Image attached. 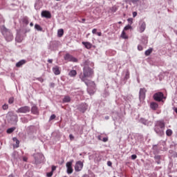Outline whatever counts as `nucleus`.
I'll return each mask as SVG.
<instances>
[{
  "instance_id": "nucleus-1",
  "label": "nucleus",
  "mask_w": 177,
  "mask_h": 177,
  "mask_svg": "<svg viewBox=\"0 0 177 177\" xmlns=\"http://www.w3.org/2000/svg\"><path fill=\"white\" fill-rule=\"evenodd\" d=\"M92 75H93V71H92V68H89V66L86 65L83 68V73L80 74V78L84 82V84H86V85L88 86L89 82H86V80L87 78H91Z\"/></svg>"
},
{
  "instance_id": "nucleus-2",
  "label": "nucleus",
  "mask_w": 177,
  "mask_h": 177,
  "mask_svg": "<svg viewBox=\"0 0 177 177\" xmlns=\"http://www.w3.org/2000/svg\"><path fill=\"white\" fill-rule=\"evenodd\" d=\"M165 130V122L164 120H158L155 123L154 131L159 136L164 135V131Z\"/></svg>"
},
{
  "instance_id": "nucleus-3",
  "label": "nucleus",
  "mask_w": 177,
  "mask_h": 177,
  "mask_svg": "<svg viewBox=\"0 0 177 177\" xmlns=\"http://www.w3.org/2000/svg\"><path fill=\"white\" fill-rule=\"evenodd\" d=\"M1 34H3L6 41L8 42H10V41H13V35L12 34V32L10 30L6 28L5 26H2L1 27Z\"/></svg>"
},
{
  "instance_id": "nucleus-4",
  "label": "nucleus",
  "mask_w": 177,
  "mask_h": 177,
  "mask_svg": "<svg viewBox=\"0 0 177 177\" xmlns=\"http://www.w3.org/2000/svg\"><path fill=\"white\" fill-rule=\"evenodd\" d=\"M35 157V164L38 165V164H41V162H42L45 158V157H44V155L42 153H36L34 155Z\"/></svg>"
},
{
  "instance_id": "nucleus-5",
  "label": "nucleus",
  "mask_w": 177,
  "mask_h": 177,
  "mask_svg": "<svg viewBox=\"0 0 177 177\" xmlns=\"http://www.w3.org/2000/svg\"><path fill=\"white\" fill-rule=\"evenodd\" d=\"M88 86L87 92L89 93V95H93L95 93V82H88V85H86Z\"/></svg>"
},
{
  "instance_id": "nucleus-6",
  "label": "nucleus",
  "mask_w": 177,
  "mask_h": 177,
  "mask_svg": "<svg viewBox=\"0 0 177 177\" xmlns=\"http://www.w3.org/2000/svg\"><path fill=\"white\" fill-rule=\"evenodd\" d=\"M31 111V109L30 108V106H22L20 107L19 109H18L16 111V113H21L22 114H26V113H30V111Z\"/></svg>"
},
{
  "instance_id": "nucleus-7",
  "label": "nucleus",
  "mask_w": 177,
  "mask_h": 177,
  "mask_svg": "<svg viewBox=\"0 0 177 177\" xmlns=\"http://www.w3.org/2000/svg\"><path fill=\"white\" fill-rule=\"evenodd\" d=\"M64 58V60H67V62H73V63H77L78 62V59L77 58L73 57V55L68 53L66 54Z\"/></svg>"
},
{
  "instance_id": "nucleus-8",
  "label": "nucleus",
  "mask_w": 177,
  "mask_h": 177,
  "mask_svg": "<svg viewBox=\"0 0 177 177\" xmlns=\"http://www.w3.org/2000/svg\"><path fill=\"white\" fill-rule=\"evenodd\" d=\"M153 99L156 102H161L164 99V93L162 92L156 93L153 95Z\"/></svg>"
},
{
  "instance_id": "nucleus-9",
  "label": "nucleus",
  "mask_w": 177,
  "mask_h": 177,
  "mask_svg": "<svg viewBox=\"0 0 177 177\" xmlns=\"http://www.w3.org/2000/svg\"><path fill=\"white\" fill-rule=\"evenodd\" d=\"M145 30H146V22L140 21L138 24V31L142 33L145 32Z\"/></svg>"
},
{
  "instance_id": "nucleus-10",
  "label": "nucleus",
  "mask_w": 177,
  "mask_h": 177,
  "mask_svg": "<svg viewBox=\"0 0 177 177\" xmlns=\"http://www.w3.org/2000/svg\"><path fill=\"white\" fill-rule=\"evenodd\" d=\"M82 168H84V163L81 161H77L75 165V171L80 172V171H82Z\"/></svg>"
},
{
  "instance_id": "nucleus-11",
  "label": "nucleus",
  "mask_w": 177,
  "mask_h": 177,
  "mask_svg": "<svg viewBox=\"0 0 177 177\" xmlns=\"http://www.w3.org/2000/svg\"><path fill=\"white\" fill-rule=\"evenodd\" d=\"M146 97V88H140L139 92L140 100H145Z\"/></svg>"
},
{
  "instance_id": "nucleus-12",
  "label": "nucleus",
  "mask_w": 177,
  "mask_h": 177,
  "mask_svg": "<svg viewBox=\"0 0 177 177\" xmlns=\"http://www.w3.org/2000/svg\"><path fill=\"white\" fill-rule=\"evenodd\" d=\"M48 49H50V50H56V49H57V42L50 41L48 46Z\"/></svg>"
},
{
  "instance_id": "nucleus-13",
  "label": "nucleus",
  "mask_w": 177,
  "mask_h": 177,
  "mask_svg": "<svg viewBox=\"0 0 177 177\" xmlns=\"http://www.w3.org/2000/svg\"><path fill=\"white\" fill-rule=\"evenodd\" d=\"M17 120H18L17 115H15V114L10 115V118H8V120L10 121V122H11V124H15L17 122Z\"/></svg>"
},
{
  "instance_id": "nucleus-14",
  "label": "nucleus",
  "mask_w": 177,
  "mask_h": 177,
  "mask_svg": "<svg viewBox=\"0 0 177 177\" xmlns=\"http://www.w3.org/2000/svg\"><path fill=\"white\" fill-rule=\"evenodd\" d=\"M67 174L69 175L73 172V162H66Z\"/></svg>"
},
{
  "instance_id": "nucleus-15",
  "label": "nucleus",
  "mask_w": 177,
  "mask_h": 177,
  "mask_svg": "<svg viewBox=\"0 0 177 177\" xmlns=\"http://www.w3.org/2000/svg\"><path fill=\"white\" fill-rule=\"evenodd\" d=\"M41 17H46V19H50L52 17V15H50L49 11L45 10L41 12Z\"/></svg>"
},
{
  "instance_id": "nucleus-16",
  "label": "nucleus",
  "mask_w": 177,
  "mask_h": 177,
  "mask_svg": "<svg viewBox=\"0 0 177 177\" xmlns=\"http://www.w3.org/2000/svg\"><path fill=\"white\" fill-rule=\"evenodd\" d=\"M53 73H54L55 75H60V67L58 66L53 67Z\"/></svg>"
},
{
  "instance_id": "nucleus-17",
  "label": "nucleus",
  "mask_w": 177,
  "mask_h": 177,
  "mask_svg": "<svg viewBox=\"0 0 177 177\" xmlns=\"http://www.w3.org/2000/svg\"><path fill=\"white\" fill-rule=\"evenodd\" d=\"M42 6H43L42 2L41 1H37L35 4V9L36 10H39V9L42 8Z\"/></svg>"
},
{
  "instance_id": "nucleus-18",
  "label": "nucleus",
  "mask_w": 177,
  "mask_h": 177,
  "mask_svg": "<svg viewBox=\"0 0 177 177\" xmlns=\"http://www.w3.org/2000/svg\"><path fill=\"white\" fill-rule=\"evenodd\" d=\"M82 45L86 48V49H91L92 48V44L88 41H82Z\"/></svg>"
},
{
  "instance_id": "nucleus-19",
  "label": "nucleus",
  "mask_w": 177,
  "mask_h": 177,
  "mask_svg": "<svg viewBox=\"0 0 177 177\" xmlns=\"http://www.w3.org/2000/svg\"><path fill=\"white\" fill-rule=\"evenodd\" d=\"M26 63H27L26 59H21L16 64V67H21V66H24Z\"/></svg>"
},
{
  "instance_id": "nucleus-20",
  "label": "nucleus",
  "mask_w": 177,
  "mask_h": 177,
  "mask_svg": "<svg viewBox=\"0 0 177 177\" xmlns=\"http://www.w3.org/2000/svg\"><path fill=\"white\" fill-rule=\"evenodd\" d=\"M140 122L141 124H143V125H149V124H150V122L149 120H147L143 118H141L140 119Z\"/></svg>"
},
{
  "instance_id": "nucleus-21",
  "label": "nucleus",
  "mask_w": 177,
  "mask_h": 177,
  "mask_svg": "<svg viewBox=\"0 0 177 177\" xmlns=\"http://www.w3.org/2000/svg\"><path fill=\"white\" fill-rule=\"evenodd\" d=\"M150 108L152 110H157V109H158V104L156 103V102H151L150 104Z\"/></svg>"
},
{
  "instance_id": "nucleus-22",
  "label": "nucleus",
  "mask_w": 177,
  "mask_h": 177,
  "mask_svg": "<svg viewBox=\"0 0 177 177\" xmlns=\"http://www.w3.org/2000/svg\"><path fill=\"white\" fill-rule=\"evenodd\" d=\"M69 77H71L72 78H74L77 75V71L75 70H71L68 73Z\"/></svg>"
},
{
  "instance_id": "nucleus-23",
  "label": "nucleus",
  "mask_w": 177,
  "mask_h": 177,
  "mask_svg": "<svg viewBox=\"0 0 177 177\" xmlns=\"http://www.w3.org/2000/svg\"><path fill=\"white\" fill-rule=\"evenodd\" d=\"M21 21H22L23 24H25V26H28V24L30 23L28 21V18L27 17H24L21 19Z\"/></svg>"
},
{
  "instance_id": "nucleus-24",
  "label": "nucleus",
  "mask_w": 177,
  "mask_h": 177,
  "mask_svg": "<svg viewBox=\"0 0 177 177\" xmlns=\"http://www.w3.org/2000/svg\"><path fill=\"white\" fill-rule=\"evenodd\" d=\"M32 114H38V107L36 105H33L31 109Z\"/></svg>"
},
{
  "instance_id": "nucleus-25",
  "label": "nucleus",
  "mask_w": 177,
  "mask_h": 177,
  "mask_svg": "<svg viewBox=\"0 0 177 177\" xmlns=\"http://www.w3.org/2000/svg\"><path fill=\"white\" fill-rule=\"evenodd\" d=\"M154 159L156 160V162L159 165V164H161V156L157 155L154 156Z\"/></svg>"
},
{
  "instance_id": "nucleus-26",
  "label": "nucleus",
  "mask_w": 177,
  "mask_h": 177,
  "mask_svg": "<svg viewBox=\"0 0 177 177\" xmlns=\"http://www.w3.org/2000/svg\"><path fill=\"white\" fill-rule=\"evenodd\" d=\"M64 30L63 29H59L57 30V37H59V38H62V36L64 35Z\"/></svg>"
},
{
  "instance_id": "nucleus-27",
  "label": "nucleus",
  "mask_w": 177,
  "mask_h": 177,
  "mask_svg": "<svg viewBox=\"0 0 177 177\" xmlns=\"http://www.w3.org/2000/svg\"><path fill=\"white\" fill-rule=\"evenodd\" d=\"M12 140L13 142H16V145H14V147H15L17 149V147H19V145H20V141H19V140H17V138H13Z\"/></svg>"
},
{
  "instance_id": "nucleus-28",
  "label": "nucleus",
  "mask_w": 177,
  "mask_h": 177,
  "mask_svg": "<svg viewBox=\"0 0 177 177\" xmlns=\"http://www.w3.org/2000/svg\"><path fill=\"white\" fill-rule=\"evenodd\" d=\"M153 52V48L147 50L145 53V56H150V54Z\"/></svg>"
},
{
  "instance_id": "nucleus-29",
  "label": "nucleus",
  "mask_w": 177,
  "mask_h": 177,
  "mask_svg": "<svg viewBox=\"0 0 177 177\" xmlns=\"http://www.w3.org/2000/svg\"><path fill=\"white\" fill-rule=\"evenodd\" d=\"M71 99L70 98L69 96H65L64 98L63 99V102L64 103H68Z\"/></svg>"
},
{
  "instance_id": "nucleus-30",
  "label": "nucleus",
  "mask_w": 177,
  "mask_h": 177,
  "mask_svg": "<svg viewBox=\"0 0 177 177\" xmlns=\"http://www.w3.org/2000/svg\"><path fill=\"white\" fill-rule=\"evenodd\" d=\"M121 37L123 38L124 39H128V36L125 33V31H122L121 34Z\"/></svg>"
},
{
  "instance_id": "nucleus-31",
  "label": "nucleus",
  "mask_w": 177,
  "mask_h": 177,
  "mask_svg": "<svg viewBox=\"0 0 177 177\" xmlns=\"http://www.w3.org/2000/svg\"><path fill=\"white\" fill-rule=\"evenodd\" d=\"M16 130V127H11L7 129V133H12L14 131Z\"/></svg>"
},
{
  "instance_id": "nucleus-32",
  "label": "nucleus",
  "mask_w": 177,
  "mask_h": 177,
  "mask_svg": "<svg viewBox=\"0 0 177 177\" xmlns=\"http://www.w3.org/2000/svg\"><path fill=\"white\" fill-rule=\"evenodd\" d=\"M35 30H37V31H42V27H41V26H39V24H35Z\"/></svg>"
},
{
  "instance_id": "nucleus-33",
  "label": "nucleus",
  "mask_w": 177,
  "mask_h": 177,
  "mask_svg": "<svg viewBox=\"0 0 177 177\" xmlns=\"http://www.w3.org/2000/svg\"><path fill=\"white\" fill-rule=\"evenodd\" d=\"M166 135L167 136H171L172 135V130L171 129H167L166 131Z\"/></svg>"
},
{
  "instance_id": "nucleus-34",
  "label": "nucleus",
  "mask_w": 177,
  "mask_h": 177,
  "mask_svg": "<svg viewBox=\"0 0 177 177\" xmlns=\"http://www.w3.org/2000/svg\"><path fill=\"white\" fill-rule=\"evenodd\" d=\"M118 8H117V6H114L111 8V12H113V13H115V12H117Z\"/></svg>"
},
{
  "instance_id": "nucleus-35",
  "label": "nucleus",
  "mask_w": 177,
  "mask_h": 177,
  "mask_svg": "<svg viewBox=\"0 0 177 177\" xmlns=\"http://www.w3.org/2000/svg\"><path fill=\"white\" fill-rule=\"evenodd\" d=\"M15 102V98L13 97H11L8 100L9 104H13V102Z\"/></svg>"
},
{
  "instance_id": "nucleus-36",
  "label": "nucleus",
  "mask_w": 177,
  "mask_h": 177,
  "mask_svg": "<svg viewBox=\"0 0 177 177\" xmlns=\"http://www.w3.org/2000/svg\"><path fill=\"white\" fill-rule=\"evenodd\" d=\"M129 71H127L124 76V80L127 81V80H129Z\"/></svg>"
},
{
  "instance_id": "nucleus-37",
  "label": "nucleus",
  "mask_w": 177,
  "mask_h": 177,
  "mask_svg": "<svg viewBox=\"0 0 177 177\" xmlns=\"http://www.w3.org/2000/svg\"><path fill=\"white\" fill-rule=\"evenodd\" d=\"M2 109H3V110H8V109H9V105H8L7 104H4L2 106Z\"/></svg>"
},
{
  "instance_id": "nucleus-38",
  "label": "nucleus",
  "mask_w": 177,
  "mask_h": 177,
  "mask_svg": "<svg viewBox=\"0 0 177 177\" xmlns=\"http://www.w3.org/2000/svg\"><path fill=\"white\" fill-rule=\"evenodd\" d=\"M131 28H132V26H131L130 25H127L124 28V30H131Z\"/></svg>"
},
{
  "instance_id": "nucleus-39",
  "label": "nucleus",
  "mask_w": 177,
  "mask_h": 177,
  "mask_svg": "<svg viewBox=\"0 0 177 177\" xmlns=\"http://www.w3.org/2000/svg\"><path fill=\"white\" fill-rule=\"evenodd\" d=\"M55 118H56V115H51L50 117V121H52V120H55Z\"/></svg>"
},
{
  "instance_id": "nucleus-40",
  "label": "nucleus",
  "mask_w": 177,
  "mask_h": 177,
  "mask_svg": "<svg viewBox=\"0 0 177 177\" xmlns=\"http://www.w3.org/2000/svg\"><path fill=\"white\" fill-rule=\"evenodd\" d=\"M128 23H129V24H132L133 19L132 18H129L127 19Z\"/></svg>"
},
{
  "instance_id": "nucleus-41",
  "label": "nucleus",
  "mask_w": 177,
  "mask_h": 177,
  "mask_svg": "<svg viewBox=\"0 0 177 177\" xmlns=\"http://www.w3.org/2000/svg\"><path fill=\"white\" fill-rule=\"evenodd\" d=\"M138 158V156L136 154L131 155V160H136Z\"/></svg>"
},
{
  "instance_id": "nucleus-42",
  "label": "nucleus",
  "mask_w": 177,
  "mask_h": 177,
  "mask_svg": "<svg viewBox=\"0 0 177 177\" xmlns=\"http://www.w3.org/2000/svg\"><path fill=\"white\" fill-rule=\"evenodd\" d=\"M102 142H108L109 141V138L106 137V138H103L102 140Z\"/></svg>"
},
{
  "instance_id": "nucleus-43",
  "label": "nucleus",
  "mask_w": 177,
  "mask_h": 177,
  "mask_svg": "<svg viewBox=\"0 0 177 177\" xmlns=\"http://www.w3.org/2000/svg\"><path fill=\"white\" fill-rule=\"evenodd\" d=\"M52 175H53V171H50V172H49V173H47V176H48V177H51Z\"/></svg>"
},
{
  "instance_id": "nucleus-44",
  "label": "nucleus",
  "mask_w": 177,
  "mask_h": 177,
  "mask_svg": "<svg viewBox=\"0 0 177 177\" xmlns=\"http://www.w3.org/2000/svg\"><path fill=\"white\" fill-rule=\"evenodd\" d=\"M37 81H39V82H44V79L42 77H37Z\"/></svg>"
},
{
  "instance_id": "nucleus-45",
  "label": "nucleus",
  "mask_w": 177,
  "mask_h": 177,
  "mask_svg": "<svg viewBox=\"0 0 177 177\" xmlns=\"http://www.w3.org/2000/svg\"><path fill=\"white\" fill-rule=\"evenodd\" d=\"M139 1L140 0H131V2L135 5L137 2H139Z\"/></svg>"
},
{
  "instance_id": "nucleus-46",
  "label": "nucleus",
  "mask_w": 177,
  "mask_h": 177,
  "mask_svg": "<svg viewBox=\"0 0 177 177\" xmlns=\"http://www.w3.org/2000/svg\"><path fill=\"white\" fill-rule=\"evenodd\" d=\"M138 50H143V47L142 46H140V45H138Z\"/></svg>"
},
{
  "instance_id": "nucleus-47",
  "label": "nucleus",
  "mask_w": 177,
  "mask_h": 177,
  "mask_svg": "<svg viewBox=\"0 0 177 177\" xmlns=\"http://www.w3.org/2000/svg\"><path fill=\"white\" fill-rule=\"evenodd\" d=\"M69 138L71 140H74V136H73V134H70Z\"/></svg>"
},
{
  "instance_id": "nucleus-48",
  "label": "nucleus",
  "mask_w": 177,
  "mask_h": 177,
  "mask_svg": "<svg viewBox=\"0 0 177 177\" xmlns=\"http://www.w3.org/2000/svg\"><path fill=\"white\" fill-rule=\"evenodd\" d=\"M107 165H108V167H111V165H113V163L111 162V161H108Z\"/></svg>"
},
{
  "instance_id": "nucleus-49",
  "label": "nucleus",
  "mask_w": 177,
  "mask_h": 177,
  "mask_svg": "<svg viewBox=\"0 0 177 177\" xmlns=\"http://www.w3.org/2000/svg\"><path fill=\"white\" fill-rule=\"evenodd\" d=\"M50 87L55 88V83H53V82L50 83Z\"/></svg>"
},
{
  "instance_id": "nucleus-50",
  "label": "nucleus",
  "mask_w": 177,
  "mask_h": 177,
  "mask_svg": "<svg viewBox=\"0 0 177 177\" xmlns=\"http://www.w3.org/2000/svg\"><path fill=\"white\" fill-rule=\"evenodd\" d=\"M97 31V29L94 28V29H93L92 32H93V34H96Z\"/></svg>"
},
{
  "instance_id": "nucleus-51",
  "label": "nucleus",
  "mask_w": 177,
  "mask_h": 177,
  "mask_svg": "<svg viewBox=\"0 0 177 177\" xmlns=\"http://www.w3.org/2000/svg\"><path fill=\"white\" fill-rule=\"evenodd\" d=\"M136 16H138V12H133V17H136Z\"/></svg>"
},
{
  "instance_id": "nucleus-52",
  "label": "nucleus",
  "mask_w": 177,
  "mask_h": 177,
  "mask_svg": "<svg viewBox=\"0 0 177 177\" xmlns=\"http://www.w3.org/2000/svg\"><path fill=\"white\" fill-rule=\"evenodd\" d=\"M97 139H98V140H102V136H100V135L97 136Z\"/></svg>"
},
{
  "instance_id": "nucleus-53",
  "label": "nucleus",
  "mask_w": 177,
  "mask_h": 177,
  "mask_svg": "<svg viewBox=\"0 0 177 177\" xmlns=\"http://www.w3.org/2000/svg\"><path fill=\"white\" fill-rule=\"evenodd\" d=\"M86 111V106H84V109L82 110V113H85Z\"/></svg>"
},
{
  "instance_id": "nucleus-54",
  "label": "nucleus",
  "mask_w": 177,
  "mask_h": 177,
  "mask_svg": "<svg viewBox=\"0 0 177 177\" xmlns=\"http://www.w3.org/2000/svg\"><path fill=\"white\" fill-rule=\"evenodd\" d=\"M142 42L146 45V44H147V39H144V41H142Z\"/></svg>"
},
{
  "instance_id": "nucleus-55",
  "label": "nucleus",
  "mask_w": 177,
  "mask_h": 177,
  "mask_svg": "<svg viewBox=\"0 0 177 177\" xmlns=\"http://www.w3.org/2000/svg\"><path fill=\"white\" fill-rule=\"evenodd\" d=\"M53 171H56V167L55 166H52V172H53Z\"/></svg>"
},
{
  "instance_id": "nucleus-56",
  "label": "nucleus",
  "mask_w": 177,
  "mask_h": 177,
  "mask_svg": "<svg viewBox=\"0 0 177 177\" xmlns=\"http://www.w3.org/2000/svg\"><path fill=\"white\" fill-rule=\"evenodd\" d=\"M48 63L52 64V63H53V59H48Z\"/></svg>"
},
{
  "instance_id": "nucleus-57",
  "label": "nucleus",
  "mask_w": 177,
  "mask_h": 177,
  "mask_svg": "<svg viewBox=\"0 0 177 177\" xmlns=\"http://www.w3.org/2000/svg\"><path fill=\"white\" fill-rule=\"evenodd\" d=\"M97 35H98V37H102V32H97Z\"/></svg>"
},
{
  "instance_id": "nucleus-58",
  "label": "nucleus",
  "mask_w": 177,
  "mask_h": 177,
  "mask_svg": "<svg viewBox=\"0 0 177 177\" xmlns=\"http://www.w3.org/2000/svg\"><path fill=\"white\" fill-rule=\"evenodd\" d=\"M27 160H28L27 157H24L23 158L24 161L27 162Z\"/></svg>"
},
{
  "instance_id": "nucleus-59",
  "label": "nucleus",
  "mask_w": 177,
  "mask_h": 177,
  "mask_svg": "<svg viewBox=\"0 0 177 177\" xmlns=\"http://www.w3.org/2000/svg\"><path fill=\"white\" fill-rule=\"evenodd\" d=\"M110 117L109 115L105 116V120H109Z\"/></svg>"
},
{
  "instance_id": "nucleus-60",
  "label": "nucleus",
  "mask_w": 177,
  "mask_h": 177,
  "mask_svg": "<svg viewBox=\"0 0 177 177\" xmlns=\"http://www.w3.org/2000/svg\"><path fill=\"white\" fill-rule=\"evenodd\" d=\"M24 120H22L23 122H27V119L24 118Z\"/></svg>"
},
{
  "instance_id": "nucleus-61",
  "label": "nucleus",
  "mask_w": 177,
  "mask_h": 177,
  "mask_svg": "<svg viewBox=\"0 0 177 177\" xmlns=\"http://www.w3.org/2000/svg\"><path fill=\"white\" fill-rule=\"evenodd\" d=\"M30 27H32V26H34V24H33L32 22H31V23L30 24Z\"/></svg>"
},
{
  "instance_id": "nucleus-62",
  "label": "nucleus",
  "mask_w": 177,
  "mask_h": 177,
  "mask_svg": "<svg viewBox=\"0 0 177 177\" xmlns=\"http://www.w3.org/2000/svg\"><path fill=\"white\" fill-rule=\"evenodd\" d=\"M174 111H175V113H176V114H177V108H175V109H174Z\"/></svg>"
},
{
  "instance_id": "nucleus-63",
  "label": "nucleus",
  "mask_w": 177,
  "mask_h": 177,
  "mask_svg": "<svg viewBox=\"0 0 177 177\" xmlns=\"http://www.w3.org/2000/svg\"><path fill=\"white\" fill-rule=\"evenodd\" d=\"M82 23H84L85 21V19H82Z\"/></svg>"
},
{
  "instance_id": "nucleus-64",
  "label": "nucleus",
  "mask_w": 177,
  "mask_h": 177,
  "mask_svg": "<svg viewBox=\"0 0 177 177\" xmlns=\"http://www.w3.org/2000/svg\"><path fill=\"white\" fill-rule=\"evenodd\" d=\"M30 129H34V127L31 126L30 127Z\"/></svg>"
}]
</instances>
